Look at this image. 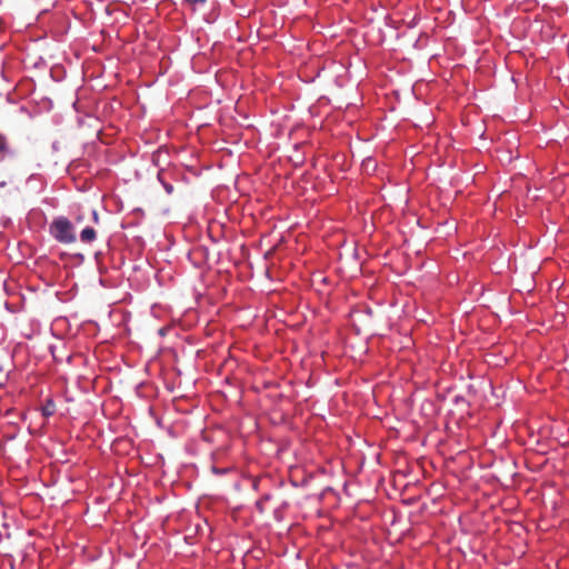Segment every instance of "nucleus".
<instances>
[{"mask_svg": "<svg viewBox=\"0 0 569 569\" xmlns=\"http://www.w3.org/2000/svg\"><path fill=\"white\" fill-rule=\"evenodd\" d=\"M93 219H94V221H98V219H99L97 211H93Z\"/></svg>", "mask_w": 569, "mask_h": 569, "instance_id": "7", "label": "nucleus"}, {"mask_svg": "<svg viewBox=\"0 0 569 569\" xmlns=\"http://www.w3.org/2000/svg\"><path fill=\"white\" fill-rule=\"evenodd\" d=\"M212 470H213L216 473H222V472H224V470L217 469V468H213Z\"/></svg>", "mask_w": 569, "mask_h": 569, "instance_id": "6", "label": "nucleus"}, {"mask_svg": "<svg viewBox=\"0 0 569 569\" xmlns=\"http://www.w3.org/2000/svg\"><path fill=\"white\" fill-rule=\"evenodd\" d=\"M207 0H183V2L189 6L193 11L197 9V6H202Z\"/></svg>", "mask_w": 569, "mask_h": 569, "instance_id": "4", "label": "nucleus"}, {"mask_svg": "<svg viewBox=\"0 0 569 569\" xmlns=\"http://www.w3.org/2000/svg\"><path fill=\"white\" fill-rule=\"evenodd\" d=\"M94 239H96V230L91 227H87L80 232V240L82 242L89 243V242H92Z\"/></svg>", "mask_w": 569, "mask_h": 569, "instance_id": "2", "label": "nucleus"}, {"mask_svg": "<svg viewBox=\"0 0 569 569\" xmlns=\"http://www.w3.org/2000/svg\"><path fill=\"white\" fill-rule=\"evenodd\" d=\"M56 412V403L51 399H47L42 406V415L44 417H51Z\"/></svg>", "mask_w": 569, "mask_h": 569, "instance_id": "3", "label": "nucleus"}, {"mask_svg": "<svg viewBox=\"0 0 569 569\" xmlns=\"http://www.w3.org/2000/svg\"><path fill=\"white\" fill-rule=\"evenodd\" d=\"M7 150L6 139L0 134V152H4Z\"/></svg>", "mask_w": 569, "mask_h": 569, "instance_id": "5", "label": "nucleus"}, {"mask_svg": "<svg viewBox=\"0 0 569 569\" xmlns=\"http://www.w3.org/2000/svg\"><path fill=\"white\" fill-rule=\"evenodd\" d=\"M50 232L59 242L72 243L76 241L72 224L67 218L54 219L50 226Z\"/></svg>", "mask_w": 569, "mask_h": 569, "instance_id": "1", "label": "nucleus"}]
</instances>
